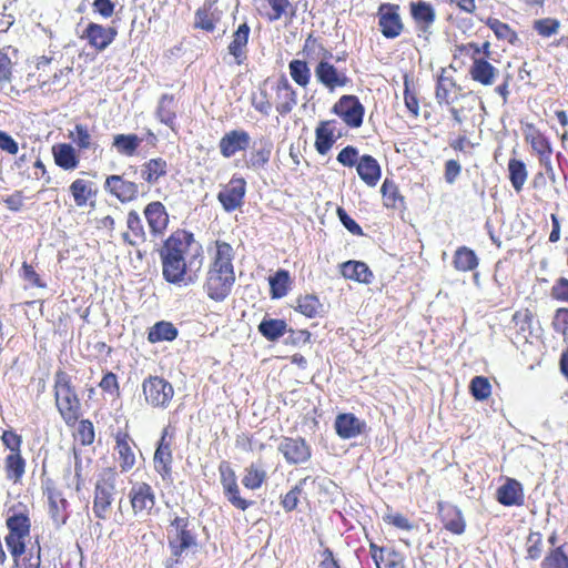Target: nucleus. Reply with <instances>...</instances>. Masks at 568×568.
Masks as SVG:
<instances>
[{
	"label": "nucleus",
	"mask_w": 568,
	"mask_h": 568,
	"mask_svg": "<svg viewBox=\"0 0 568 568\" xmlns=\"http://www.w3.org/2000/svg\"><path fill=\"white\" fill-rule=\"evenodd\" d=\"M534 30L544 38H549L557 34L560 28V22L554 18H544L534 21Z\"/></svg>",
	"instance_id": "4d7b16f0"
},
{
	"label": "nucleus",
	"mask_w": 568,
	"mask_h": 568,
	"mask_svg": "<svg viewBox=\"0 0 568 568\" xmlns=\"http://www.w3.org/2000/svg\"><path fill=\"white\" fill-rule=\"evenodd\" d=\"M143 139L139 138L136 134H116L113 138L112 146L116 149V151L125 156H132Z\"/></svg>",
	"instance_id": "4c0bfd02"
},
{
	"label": "nucleus",
	"mask_w": 568,
	"mask_h": 568,
	"mask_svg": "<svg viewBox=\"0 0 568 568\" xmlns=\"http://www.w3.org/2000/svg\"><path fill=\"white\" fill-rule=\"evenodd\" d=\"M496 498L506 507L521 506L525 498L521 484L514 478H507L505 484L497 489Z\"/></svg>",
	"instance_id": "6ab92c4d"
},
{
	"label": "nucleus",
	"mask_w": 568,
	"mask_h": 568,
	"mask_svg": "<svg viewBox=\"0 0 568 568\" xmlns=\"http://www.w3.org/2000/svg\"><path fill=\"white\" fill-rule=\"evenodd\" d=\"M378 26L386 39H395L404 30V23L399 14V6L394 3H381L377 11Z\"/></svg>",
	"instance_id": "0eeeda50"
},
{
	"label": "nucleus",
	"mask_w": 568,
	"mask_h": 568,
	"mask_svg": "<svg viewBox=\"0 0 568 568\" xmlns=\"http://www.w3.org/2000/svg\"><path fill=\"white\" fill-rule=\"evenodd\" d=\"M199 549V544L196 541V537L186 529L180 530V555L184 550H192V552H196Z\"/></svg>",
	"instance_id": "e2e57ef3"
},
{
	"label": "nucleus",
	"mask_w": 568,
	"mask_h": 568,
	"mask_svg": "<svg viewBox=\"0 0 568 568\" xmlns=\"http://www.w3.org/2000/svg\"><path fill=\"white\" fill-rule=\"evenodd\" d=\"M296 310L301 312L303 315L310 318H314L321 315L323 311V304L320 302L316 295L307 294L305 296H301L297 300Z\"/></svg>",
	"instance_id": "79ce46f5"
},
{
	"label": "nucleus",
	"mask_w": 568,
	"mask_h": 568,
	"mask_svg": "<svg viewBox=\"0 0 568 568\" xmlns=\"http://www.w3.org/2000/svg\"><path fill=\"white\" fill-rule=\"evenodd\" d=\"M479 260L474 250L460 246L454 254V267L460 272H469L478 266Z\"/></svg>",
	"instance_id": "f704fd0d"
},
{
	"label": "nucleus",
	"mask_w": 568,
	"mask_h": 568,
	"mask_svg": "<svg viewBox=\"0 0 568 568\" xmlns=\"http://www.w3.org/2000/svg\"><path fill=\"white\" fill-rule=\"evenodd\" d=\"M508 172L509 180L511 182L513 187L519 192L521 191L526 180H527V170L526 165L523 161L511 159L508 162Z\"/></svg>",
	"instance_id": "37998d69"
},
{
	"label": "nucleus",
	"mask_w": 568,
	"mask_h": 568,
	"mask_svg": "<svg viewBox=\"0 0 568 568\" xmlns=\"http://www.w3.org/2000/svg\"><path fill=\"white\" fill-rule=\"evenodd\" d=\"M144 214L153 233H161L166 227L169 217L160 202L150 203L145 207Z\"/></svg>",
	"instance_id": "c85d7f7f"
},
{
	"label": "nucleus",
	"mask_w": 568,
	"mask_h": 568,
	"mask_svg": "<svg viewBox=\"0 0 568 568\" xmlns=\"http://www.w3.org/2000/svg\"><path fill=\"white\" fill-rule=\"evenodd\" d=\"M142 388L146 402L155 407H165L174 395L173 386L159 376L145 379Z\"/></svg>",
	"instance_id": "1a4fd4ad"
},
{
	"label": "nucleus",
	"mask_w": 568,
	"mask_h": 568,
	"mask_svg": "<svg viewBox=\"0 0 568 568\" xmlns=\"http://www.w3.org/2000/svg\"><path fill=\"white\" fill-rule=\"evenodd\" d=\"M265 479H266V471L262 467H260L255 464H251L245 469V475L242 479V484L246 488L254 490V489L260 488Z\"/></svg>",
	"instance_id": "09e8293b"
},
{
	"label": "nucleus",
	"mask_w": 568,
	"mask_h": 568,
	"mask_svg": "<svg viewBox=\"0 0 568 568\" xmlns=\"http://www.w3.org/2000/svg\"><path fill=\"white\" fill-rule=\"evenodd\" d=\"M232 261L233 247L226 242H217L216 254L205 283L207 296L215 302L224 301L235 283Z\"/></svg>",
	"instance_id": "f257e3e1"
},
{
	"label": "nucleus",
	"mask_w": 568,
	"mask_h": 568,
	"mask_svg": "<svg viewBox=\"0 0 568 568\" xmlns=\"http://www.w3.org/2000/svg\"><path fill=\"white\" fill-rule=\"evenodd\" d=\"M69 190L77 206L80 207L87 205L88 201L95 195L93 183L82 179L74 180L69 186Z\"/></svg>",
	"instance_id": "72a5a7b5"
},
{
	"label": "nucleus",
	"mask_w": 568,
	"mask_h": 568,
	"mask_svg": "<svg viewBox=\"0 0 568 568\" xmlns=\"http://www.w3.org/2000/svg\"><path fill=\"white\" fill-rule=\"evenodd\" d=\"M486 24L499 40H506L510 44H516L519 41L517 33L507 23L496 18H488Z\"/></svg>",
	"instance_id": "a18cd8bd"
},
{
	"label": "nucleus",
	"mask_w": 568,
	"mask_h": 568,
	"mask_svg": "<svg viewBox=\"0 0 568 568\" xmlns=\"http://www.w3.org/2000/svg\"><path fill=\"white\" fill-rule=\"evenodd\" d=\"M52 153L55 164L63 170H74L79 165V158L74 148L68 143L53 145Z\"/></svg>",
	"instance_id": "393cba45"
},
{
	"label": "nucleus",
	"mask_w": 568,
	"mask_h": 568,
	"mask_svg": "<svg viewBox=\"0 0 568 568\" xmlns=\"http://www.w3.org/2000/svg\"><path fill=\"white\" fill-rule=\"evenodd\" d=\"M544 550L542 535L538 531H531L526 541V558L537 560L541 557Z\"/></svg>",
	"instance_id": "5fc2aeb1"
},
{
	"label": "nucleus",
	"mask_w": 568,
	"mask_h": 568,
	"mask_svg": "<svg viewBox=\"0 0 568 568\" xmlns=\"http://www.w3.org/2000/svg\"><path fill=\"white\" fill-rule=\"evenodd\" d=\"M246 193V181L232 178L227 185L217 194V200L226 212H233L243 204Z\"/></svg>",
	"instance_id": "f8f14e48"
},
{
	"label": "nucleus",
	"mask_w": 568,
	"mask_h": 568,
	"mask_svg": "<svg viewBox=\"0 0 568 568\" xmlns=\"http://www.w3.org/2000/svg\"><path fill=\"white\" fill-rule=\"evenodd\" d=\"M290 74L294 82L301 87H306L311 80V70L306 61L292 60L288 64Z\"/></svg>",
	"instance_id": "de8ad7c7"
},
{
	"label": "nucleus",
	"mask_w": 568,
	"mask_h": 568,
	"mask_svg": "<svg viewBox=\"0 0 568 568\" xmlns=\"http://www.w3.org/2000/svg\"><path fill=\"white\" fill-rule=\"evenodd\" d=\"M315 77L331 92L336 88L345 87L349 82L345 72L338 71L332 63L324 60L317 63Z\"/></svg>",
	"instance_id": "2eb2a0df"
},
{
	"label": "nucleus",
	"mask_w": 568,
	"mask_h": 568,
	"mask_svg": "<svg viewBox=\"0 0 568 568\" xmlns=\"http://www.w3.org/2000/svg\"><path fill=\"white\" fill-rule=\"evenodd\" d=\"M336 434L343 439H351L361 435L366 427L365 422L358 419L354 414L343 413L335 419Z\"/></svg>",
	"instance_id": "412c9836"
},
{
	"label": "nucleus",
	"mask_w": 568,
	"mask_h": 568,
	"mask_svg": "<svg viewBox=\"0 0 568 568\" xmlns=\"http://www.w3.org/2000/svg\"><path fill=\"white\" fill-rule=\"evenodd\" d=\"M70 138L78 145L79 149L87 150L92 146V139L87 125L75 124L74 131L70 132Z\"/></svg>",
	"instance_id": "bf43d9fd"
},
{
	"label": "nucleus",
	"mask_w": 568,
	"mask_h": 568,
	"mask_svg": "<svg viewBox=\"0 0 568 568\" xmlns=\"http://www.w3.org/2000/svg\"><path fill=\"white\" fill-rule=\"evenodd\" d=\"M456 82L452 77L445 75V69H442V73L437 79L435 98L439 104H450L453 101L449 99V94L453 88H456Z\"/></svg>",
	"instance_id": "c03bdc74"
},
{
	"label": "nucleus",
	"mask_w": 568,
	"mask_h": 568,
	"mask_svg": "<svg viewBox=\"0 0 568 568\" xmlns=\"http://www.w3.org/2000/svg\"><path fill=\"white\" fill-rule=\"evenodd\" d=\"M116 446L115 449L118 450L119 458L121 462V468L123 470H128L132 468L135 462L134 453L130 446V437L128 434L119 433L115 437Z\"/></svg>",
	"instance_id": "e433bc0d"
},
{
	"label": "nucleus",
	"mask_w": 568,
	"mask_h": 568,
	"mask_svg": "<svg viewBox=\"0 0 568 568\" xmlns=\"http://www.w3.org/2000/svg\"><path fill=\"white\" fill-rule=\"evenodd\" d=\"M166 163L162 159H152L143 165L141 176L149 183L158 181L165 174Z\"/></svg>",
	"instance_id": "8fccbe9b"
},
{
	"label": "nucleus",
	"mask_w": 568,
	"mask_h": 568,
	"mask_svg": "<svg viewBox=\"0 0 568 568\" xmlns=\"http://www.w3.org/2000/svg\"><path fill=\"white\" fill-rule=\"evenodd\" d=\"M526 139L529 141L531 149L536 151L538 155L546 151L552 150L549 140L539 132L530 136L528 135Z\"/></svg>",
	"instance_id": "69168bd1"
},
{
	"label": "nucleus",
	"mask_w": 568,
	"mask_h": 568,
	"mask_svg": "<svg viewBox=\"0 0 568 568\" xmlns=\"http://www.w3.org/2000/svg\"><path fill=\"white\" fill-rule=\"evenodd\" d=\"M307 478H303L295 485L286 495L282 498L281 505L285 509V511H293L298 503L300 496L303 491V486L306 483Z\"/></svg>",
	"instance_id": "13d9d810"
},
{
	"label": "nucleus",
	"mask_w": 568,
	"mask_h": 568,
	"mask_svg": "<svg viewBox=\"0 0 568 568\" xmlns=\"http://www.w3.org/2000/svg\"><path fill=\"white\" fill-rule=\"evenodd\" d=\"M163 276L170 283H178V237L172 234L160 252Z\"/></svg>",
	"instance_id": "dca6fc26"
},
{
	"label": "nucleus",
	"mask_w": 568,
	"mask_h": 568,
	"mask_svg": "<svg viewBox=\"0 0 568 568\" xmlns=\"http://www.w3.org/2000/svg\"><path fill=\"white\" fill-rule=\"evenodd\" d=\"M277 449L290 465L306 463L312 456L310 445L302 437H283Z\"/></svg>",
	"instance_id": "9b49d317"
},
{
	"label": "nucleus",
	"mask_w": 568,
	"mask_h": 568,
	"mask_svg": "<svg viewBox=\"0 0 568 568\" xmlns=\"http://www.w3.org/2000/svg\"><path fill=\"white\" fill-rule=\"evenodd\" d=\"M115 476L108 473L99 477L95 483L92 510L97 518L105 520L111 511L114 500Z\"/></svg>",
	"instance_id": "39448f33"
},
{
	"label": "nucleus",
	"mask_w": 568,
	"mask_h": 568,
	"mask_svg": "<svg viewBox=\"0 0 568 568\" xmlns=\"http://www.w3.org/2000/svg\"><path fill=\"white\" fill-rule=\"evenodd\" d=\"M333 123L334 121H322L315 130V149L321 155H325L336 141Z\"/></svg>",
	"instance_id": "bb28decb"
},
{
	"label": "nucleus",
	"mask_w": 568,
	"mask_h": 568,
	"mask_svg": "<svg viewBox=\"0 0 568 568\" xmlns=\"http://www.w3.org/2000/svg\"><path fill=\"white\" fill-rule=\"evenodd\" d=\"M551 296L560 302H568V280L560 277L551 288Z\"/></svg>",
	"instance_id": "774afa93"
},
{
	"label": "nucleus",
	"mask_w": 568,
	"mask_h": 568,
	"mask_svg": "<svg viewBox=\"0 0 568 568\" xmlns=\"http://www.w3.org/2000/svg\"><path fill=\"white\" fill-rule=\"evenodd\" d=\"M565 546L551 549L541 562V568H568V555L564 550Z\"/></svg>",
	"instance_id": "3c124183"
},
{
	"label": "nucleus",
	"mask_w": 568,
	"mask_h": 568,
	"mask_svg": "<svg viewBox=\"0 0 568 568\" xmlns=\"http://www.w3.org/2000/svg\"><path fill=\"white\" fill-rule=\"evenodd\" d=\"M336 160L344 166L353 168L357 165L359 161L358 150L353 145H347L341 150V152L337 154Z\"/></svg>",
	"instance_id": "052dcab7"
},
{
	"label": "nucleus",
	"mask_w": 568,
	"mask_h": 568,
	"mask_svg": "<svg viewBox=\"0 0 568 568\" xmlns=\"http://www.w3.org/2000/svg\"><path fill=\"white\" fill-rule=\"evenodd\" d=\"M356 171L358 176L366 183L367 186L371 187L377 185L382 175L379 163L374 156L369 154H364L359 158V161L356 165Z\"/></svg>",
	"instance_id": "4be33fe9"
},
{
	"label": "nucleus",
	"mask_w": 568,
	"mask_h": 568,
	"mask_svg": "<svg viewBox=\"0 0 568 568\" xmlns=\"http://www.w3.org/2000/svg\"><path fill=\"white\" fill-rule=\"evenodd\" d=\"M251 145L250 134L242 129L226 132L219 142L220 153L230 159L240 151H245Z\"/></svg>",
	"instance_id": "4468645a"
},
{
	"label": "nucleus",
	"mask_w": 568,
	"mask_h": 568,
	"mask_svg": "<svg viewBox=\"0 0 568 568\" xmlns=\"http://www.w3.org/2000/svg\"><path fill=\"white\" fill-rule=\"evenodd\" d=\"M342 275L345 278L359 283H372L374 275L366 263L361 261H347L341 265Z\"/></svg>",
	"instance_id": "b1692460"
},
{
	"label": "nucleus",
	"mask_w": 568,
	"mask_h": 568,
	"mask_svg": "<svg viewBox=\"0 0 568 568\" xmlns=\"http://www.w3.org/2000/svg\"><path fill=\"white\" fill-rule=\"evenodd\" d=\"M271 297L278 300L284 297L288 292L290 273L286 270H278L268 278Z\"/></svg>",
	"instance_id": "58836bf2"
},
{
	"label": "nucleus",
	"mask_w": 568,
	"mask_h": 568,
	"mask_svg": "<svg viewBox=\"0 0 568 568\" xmlns=\"http://www.w3.org/2000/svg\"><path fill=\"white\" fill-rule=\"evenodd\" d=\"M469 73L474 81L479 82L483 85H491L494 83L497 70L486 59L475 58Z\"/></svg>",
	"instance_id": "a878e982"
},
{
	"label": "nucleus",
	"mask_w": 568,
	"mask_h": 568,
	"mask_svg": "<svg viewBox=\"0 0 568 568\" xmlns=\"http://www.w3.org/2000/svg\"><path fill=\"white\" fill-rule=\"evenodd\" d=\"M410 14L417 26V34L418 37H424L428 39L430 34V28L436 19V12L434 7L423 0L412 1L410 4Z\"/></svg>",
	"instance_id": "ddd939ff"
},
{
	"label": "nucleus",
	"mask_w": 568,
	"mask_h": 568,
	"mask_svg": "<svg viewBox=\"0 0 568 568\" xmlns=\"http://www.w3.org/2000/svg\"><path fill=\"white\" fill-rule=\"evenodd\" d=\"M332 112L338 115L347 126L357 129L363 124L365 108L356 95H343L333 105Z\"/></svg>",
	"instance_id": "423d86ee"
},
{
	"label": "nucleus",
	"mask_w": 568,
	"mask_h": 568,
	"mask_svg": "<svg viewBox=\"0 0 568 568\" xmlns=\"http://www.w3.org/2000/svg\"><path fill=\"white\" fill-rule=\"evenodd\" d=\"M178 336V329L174 325L166 321L156 322L150 327L148 333V341L152 344L159 342H171Z\"/></svg>",
	"instance_id": "473e14b6"
},
{
	"label": "nucleus",
	"mask_w": 568,
	"mask_h": 568,
	"mask_svg": "<svg viewBox=\"0 0 568 568\" xmlns=\"http://www.w3.org/2000/svg\"><path fill=\"white\" fill-rule=\"evenodd\" d=\"M49 510L53 524L61 527L67 521V516L63 514L67 500L62 497L61 493L55 489L48 490Z\"/></svg>",
	"instance_id": "c756f323"
},
{
	"label": "nucleus",
	"mask_w": 568,
	"mask_h": 568,
	"mask_svg": "<svg viewBox=\"0 0 568 568\" xmlns=\"http://www.w3.org/2000/svg\"><path fill=\"white\" fill-rule=\"evenodd\" d=\"M55 406L67 425H73L80 417V399L71 383V377L59 369L54 375Z\"/></svg>",
	"instance_id": "7ed1b4c3"
},
{
	"label": "nucleus",
	"mask_w": 568,
	"mask_h": 568,
	"mask_svg": "<svg viewBox=\"0 0 568 568\" xmlns=\"http://www.w3.org/2000/svg\"><path fill=\"white\" fill-rule=\"evenodd\" d=\"M257 329L267 341L275 342L286 333L287 324L284 320L264 318Z\"/></svg>",
	"instance_id": "2f4dec72"
},
{
	"label": "nucleus",
	"mask_w": 568,
	"mask_h": 568,
	"mask_svg": "<svg viewBox=\"0 0 568 568\" xmlns=\"http://www.w3.org/2000/svg\"><path fill=\"white\" fill-rule=\"evenodd\" d=\"M277 103L276 111L281 115L288 114L297 104L295 90L292 88L286 78H282L276 88Z\"/></svg>",
	"instance_id": "5701e85b"
},
{
	"label": "nucleus",
	"mask_w": 568,
	"mask_h": 568,
	"mask_svg": "<svg viewBox=\"0 0 568 568\" xmlns=\"http://www.w3.org/2000/svg\"><path fill=\"white\" fill-rule=\"evenodd\" d=\"M273 148L274 144L270 138L262 136L254 141L247 160V168L253 170L264 169L271 160Z\"/></svg>",
	"instance_id": "f3484780"
},
{
	"label": "nucleus",
	"mask_w": 568,
	"mask_h": 568,
	"mask_svg": "<svg viewBox=\"0 0 568 568\" xmlns=\"http://www.w3.org/2000/svg\"><path fill=\"white\" fill-rule=\"evenodd\" d=\"M442 521L445 529L455 535H462L465 531L466 523L463 513L456 506H449L444 510Z\"/></svg>",
	"instance_id": "7c9ffc66"
},
{
	"label": "nucleus",
	"mask_w": 568,
	"mask_h": 568,
	"mask_svg": "<svg viewBox=\"0 0 568 568\" xmlns=\"http://www.w3.org/2000/svg\"><path fill=\"white\" fill-rule=\"evenodd\" d=\"M129 497L131 499L132 509L135 514L149 513L154 506V494L145 483L135 484L132 486Z\"/></svg>",
	"instance_id": "aec40b11"
},
{
	"label": "nucleus",
	"mask_w": 568,
	"mask_h": 568,
	"mask_svg": "<svg viewBox=\"0 0 568 568\" xmlns=\"http://www.w3.org/2000/svg\"><path fill=\"white\" fill-rule=\"evenodd\" d=\"M337 216L339 222L343 224V226L352 234L354 235H363L362 227L356 223L355 220H353L347 212L338 206L336 210Z\"/></svg>",
	"instance_id": "680f3d73"
},
{
	"label": "nucleus",
	"mask_w": 568,
	"mask_h": 568,
	"mask_svg": "<svg viewBox=\"0 0 568 568\" xmlns=\"http://www.w3.org/2000/svg\"><path fill=\"white\" fill-rule=\"evenodd\" d=\"M92 9L93 12L99 13L103 19H109L114 13L115 3L112 0H94Z\"/></svg>",
	"instance_id": "338daca9"
},
{
	"label": "nucleus",
	"mask_w": 568,
	"mask_h": 568,
	"mask_svg": "<svg viewBox=\"0 0 568 568\" xmlns=\"http://www.w3.org/2000/svg\"><path fill=\"white\" fill-rule=\"evenodd\" d=\"M469 390L476 400H485L491 394V385L487 377L475 376L470 382Z\"/></svg>",
	"instance_id": "603ef678"
},
{
	"label": "nucleus",
	"mask_w": 568,
	"mask_h": 568,
	"mask_svg": "<svg viewBox=\"0 0 568 568\" xmlns=\"http://www.w3.org/2000/svg\"><path fill=\"white\" fill-rule=\"evenodd\" d=\"M175 439V427L171 424L164 428L163 435L159 442L158 448L154 453V468L162 477V480L171 487L173 484L172 477V444Z\"/></svg>",
	"instance_id": "20e7f679"
},
{
	"label": "nucleus",
	"mask_w": 568,
	"mask_h": 568,
	"mask_svg": "<svg viewBox=\"0 0 568 568\" xmlns=\"http://www.w3.org/2000/svg\"><path fill=\"white\" fill-rule=\"evenodd\" d=\"M105 189L122 202L134 200L141 192L140 186L136 183L125 181L120 175L108 176L105 181Z\"/></svg>",
	"instance_id": "a211bd4d"
},
{
	"label": "nucleus",
	"mask_w": 568,
	"mask_h": 568,
	"mask_svg": "<svg viewBox=\"0 0 568 568\" xmlns=\"http://www.w3.org/2000/svg\"><path fill=\"white\" fill-rule=\"evenodd\" d=\"M7 527L9 532L28 537L30 532L29 517L23 514H14L7 519Z\"/></svg>",
	"instance_id": "864d4df0"
},
{
	"label": "nucleus",
	"mask_w": 568,
	"mask_h": 568,
	"mask_svg": "<svg viewBox=\"0 0 568 568\" xmlns=\"http://www.w3.org/2000/svg\"><path fill=\"white\" fill-rule=\"evenodd\" d=\"M115 27H105L95 22H89L83 29L80 38L97 51H104L116 38Z\"/></svg>",
	"instance_id": "9d476101"
},
{
	"label": "nucleus",
	"mask_w": 568,
	"mask_h": 568,
	"mask_svg": "<svg viewBox=\"0 0 568 568\" xmlns=\"http://www.w3.org/2000/svg\"><path fill=\"white\" fill-rule=\"evenodd\" d=\"M26 536L17 535L9 532L4 540L8 547L10 555L13 557L14 561L18 562L19 558L26 551Z\"/></svg>",
	"instance_id": "6e6d98bb"
},
{
	"label": "nucleus",
	"mask_w": 568,
	"mask_h": 568,
	"mask_svg": "<svg viewBox=\"0 0 568 568\" xmlns=\"http://www.w3.org/2000/svg\"><path fill=\"white\" fill-rule=\"evenodd\" d=\"M381 192L384 199V204L387 207H398V204L404 203V197L399 194L398 187L393 180L385 179L382 184Z\"/></svg>",
	"instance_id": "49530a36"
},
{
	"label": "nucleus",
	"mask_w": 568,
	"mask_h": 568,
	"mask_svg": "<svg viewBox=\"0 0 568 568\" xmlns=\"http://www.w3.org/2000/svg\"><path fill=\"white\" fill-rule=\"evenodd\" d=\"M176 102L173 95H163L158 108V116L161 122L175 130Z\"/></svg>",
	"instance_id": "ea45409f"
},
{
	"label": "nucleus",
	"mask_w": 568,
	"mask_h": 568,
	"mask_svg": "<svg viewBox=\"0 0 568 568\" xmlns=\"http://www.w3.org/2000/svg\"><path fill=\"white\" fill-rule=\"evenodd\" d=\"M250 27L247 23L239 26L237 30L233 33V40L229 44V52L232 54L237 64H242L246 58L245 48L248 42Z\"/></svg>",
	"instance_id": "cd10ccee"
},
{
	"label": "nucleus",
	"mask_w": 568,
	"mask_h": 568,
	"mask_svg": "<svg viewBox=\"0 0 568 568\" xmlns=\"http://www.w3.org/2000/svg\"><path fill=\"white\" fill-rule=\"evenodd\" d=\"M79 439L83 445H90L94 440L93 424L89 419H83L78 427Z\"/></svg>",
	"instance_id": "0e129e2a"
},
{
	"label": "nucleus",
	"mask_w": 568,
	"mask_h": 568,
	"mask_svg": "<svg viewBox=\"0 0 568 568\" xmlns=\"http://www.w3.org/2000/svg\"><path fill=\"white\" fill-rule=\"evenodd\" d=\"M220 480L226 499L237 509L246 510L253 503L240 496V489L235 476L227 462H222L219 466Z\"/></svg>",
	"instance_id": "6e6552de"
},
{
	"label": "nucleus",
	"mask_w": 568,
	"mask_h": 568,
	"mask_svg": "<svg viewBox=\"0 0 568 568\" xmlns=\"http://www.w3.org/2000/svg\"><path fill=\"white\" fill-rule=\"evenodd\" d=\"M203 261L202 244L193 233L180 230V285L194 284L199 280Z\"/></svg>",
	"instance_id": "f03ea898"
},
{
	"label": "nucleus",
	"mask_w": 568,
	"mask_h": 568,
	"mask_svg": "<svg viewBox=\"0 0 568 568\" xmlns=\"http://www.w3.org/2000/svg\"><path fill=\"white\" fill-rule=\"evenodd\" d=\"M26 469V460L20 453L9 454L6 457L7 478L18 483Z\"/></svg>",
	"instance_id": "a19ab883"
},
{
	"label": "nucleus",
	"mask_w": 568,
	"mask_h": 568,
	"mask_svg": "<svg viewBox=\"0 0 568 568\" xmlns=\"http://www.w3.org/2000/svg\"><path fill=\"white\" fill-rule=\"evenodd\" d=\"M126 224L128 229L132 233V235H130L129 233H123V240L128 244L135 246L140 242H143L145 240V232L142 225V221L135 211L129 212Z\"/></svg>",
	"instance_id": "c9c22d12"
}]
</instances>
